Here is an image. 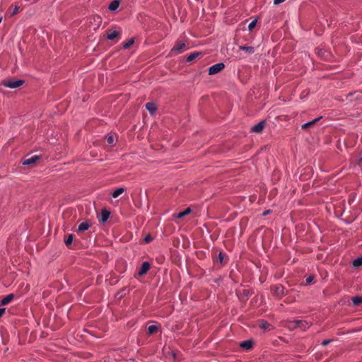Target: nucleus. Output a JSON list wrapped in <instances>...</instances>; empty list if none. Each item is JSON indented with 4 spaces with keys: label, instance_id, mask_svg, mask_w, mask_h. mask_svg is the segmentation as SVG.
<instances>
[{
    "label": "nucleus",
    "instance_id": "nucleus-1",
    "mask_svg": "<svg viewBox=\"0 0 362 362\" xmlns=\"http://www.w3.org/2000/svg\"><path fill=\"white\" fill-rule=\"evenodd\" d=\"M187 49V45L182 42H177L175 45L171 49L170 53L172 55H177L184 52Z\"/></svg>",
    "mask_w": 362,
    "mask_h": 362
},
{
    "label": "nucleus",
    "instance_id": "nucleus-2",
    "mask_svg": "<svg viewBox=\"0 0 362 362\" xmlns=\"http://www.w3.org/2000/svg\"><path fill=\"white\" fill-rule=\"evenodd\" d=\"M24 83L23 80H4L2 85L10 88H16Z\"/></svg>",
    "mask_w": 362,
    "mask_h": 362
},
{
    "label": "nucleus",
    "instance_id": "nucleus-3",
    "mask_svg": "<svg viewBox=\"0 0 362 362\" xmlns=\"http://www.w3.org/2000/svg\"><path fill=\"white\" fill-rule=\"evenodd\" d=\"M273 294L278 298H281L286 295V291L284 286L281 284L275 285L272 287Z\"/></svg>",
    "mask_w": 362,
    "mask_h": 362
},
{
    "label": "nucleus",
    "instance_id": "nucleus-4",
    "mask_svg": "<svg viewBox=\"0 0 362 362\" xmlns=\"http://www.w3.org/2000/svg\"><path fill=\"white\" fill-rule=\"evenodd\" d=\"M225 67V65L223 63H218L216 64L209 69V75H214L219 73L221 71H222Z\"/></svg>",
    "mask_w": 362,
    "mask_h": 362
},
{
    "label": "nucleus",
    "instance_id": "nucleus-5",
    "mask_svg": "<svg viewBox=\"0 0 362 362\" xmlns=\"http://www.w3.org/2000/svg\"><path fill=\"white\" fill-rule=\"evenodd\" d=\"M265 121H260L259 123L252 127L251 132L258 134L261 133L263 131L264 128L265 127Z\"/></svg>",
    "mask_w": 362,
    "mask_h": 362
},
{
    "label": "nucleus",
    "instance_id": "nucleus-6",
    "mask_svg": "<svg viewBox=\"0 0 362 362\" xmlns=\"http://www.w3.org/2000/svg\"><path fill=\"white\" fill-rule=\"evenodd\" d=\"M150 269V264L148 262H144L141 264V267L138 272V274L139 276H143L145 274L147 273V272Z\"/></svg>",
    "mask_w": 362,
    "mask_h": 362
},
{
    "label": "nucleus",
    "instance_id": "nucleus-7",
    "mask_svg": "<svg viewBox=\"0 0 362 362\" xmlns=\"http://www.w3.org/2000/svg\"><path fill=\"white\" fill-rule=\"evenodd\" d=\"M120 35V32L116 30H108L106 38L109 40H113Z\"/></svg>",
    "mask_w": 362,
    "mask_h": 362
},
{
    "label": "nucleus",
    "instance_id": "nucleus-8",
    "mask_svg": "<svg viewBox=\"0 0 362 362\" xmlns=\"http://www.w3.org/2000/svg\"><path fill=\"white\" fill-rule=\"evenodd\" d=\"M110 212L107 209H103L100 215V221L105 223L110 217Z\"/></svg>",
    "mask_w": 362,
    "mask_h": 362
},
{
    "label": "nucleus",
    "instance_id": "nucleus-9",
    "mask_svg": "<svg viewBox=\"0 0 362 362\" xmlns=\"http://www.w3.org/2000/svg\"><path fill=\"white\" fill-rule=\"evenodd\" d=\"M253 341L251 339L243 341L240 343V346L246 350H250L252 348Z\"/></svg>",
    "mask_w": 362,
    "mask_h": 362
},
{
    "label": "nucleus",
    "instance_id": "nucleus-10",
    "mask_svg": "<svg viewBox=\"0 0 362 362\" xmlns=\"http://www.w3.org/2000/svg\"><path fill=\"white\" fill-rule=\"evenodd\" d=\"M40 157L38 156H33L29 158H26L23 160V165H28L35 163L37 160H39Z\"/></svg>",
    "mask_w": 362,
    "mask_h": 362
},
{
    "label": "nucleus",
    "instance_id": "nucleus-11",
    "mask_svg": "<svg viewBox=\"0 0 362 362\" xmlns=\"http://www.w3.org/2000/svg\"><path fill=\"white\" fill-rule=\"evenodd\" d=\"M90 227L89 221L82 222L78 227V232H81L88 230Z\"/></svg>",
    "mask_w": 362,
    "mask_h": 362
},
{
    "label": "nucleus",
    "instance_id": "nucleus-12",
    "mask_svg": "<svg viewBox=\"0 0 362 362\" xmlns=\"http://www.w3.org/2000/svg\"><path fill=\"white\" fill-rule=\"evenodd\" d=\"M240 50L245 51L247 54H252L255 52V47L252 46H243L241 45L239 47Z\"/></svg>",
    "mask_w": 362,
    "mask_h": 362
},
{
    "label": "nucleus",
    "instance_id": "nucleus-13",
    "mask_svg": "<svg viewBox=\"0 0 362 362\" xmlns=\"http://www.w3.org/2000/svg\"><path fill=\"white\" fill-rule=\"evenodd\" d=\"M145 106H146V110L151 115H153L156 112V110H157V106L153 103H147Z\"/></svg>",
    "mask_w": 362,
    "mask_h": 362
},
{
    "label": "nucleus",
    "instance_id": "nucleus-14",
    "mask_svg": "<svg viewBox=\"0 0 362 362\" xmlns=\"http://www.w3.org/2000/svg\"><path fill=\"white\" fill-rule=\"evenodd\" d=\"M321 119V117H319L310 122H306L305 124H303L302 126H301V128L303 129H308L310 127H313L314 124H315L320 119Z\"/></svg>",
    "mask_w": 362,
    "mask_h": 362
},
{
    "label": "nucleus",
    "instance_id": "nucleus-15",
    "mask_svg": "<svg viewBox=\"0 0 362 362\" xmlns=\"http://www.w3.org/2000/svg\"><path fill=\"white\" fill-rule=\"evenodd\" d=\"M13 298H14V294H13V293H11V294L6 296L1 300V305H5L8 304L13 299Z\"/></svg>",
    "mask_w": 362,
    "mask_h": 362
},
{
    "label": "nucleus",
    "instance_id": "nucleus-16",
    "mask_svg": "<svg viewBox=\"0 0 362 362\" xmlns=\"http://www.w3.org/2000/svg\"><path fill=\"white\" fill-rule=\"evenodd\" d=\"M191 212H192V209L189 207H188L185 211H180V213L176 214L175 217L177 218H182L185 217V216L189 214Z\"/></svg>",
    "mask_w": 362,
    "mask_h": 362
},
{
    "label": "nucleus",
    "instance_id": "nucleus-17",
    "mask_svg": "<svg viewBox=\"0 0 362 362\" xmlns=\"http://www.w3.org/2000/svg\"><path fill=\"white\" fill-rule=\"evenodd\" d=\"M119 6V1L117 0H115L110 4L108 8L110 11H115L116 9H117Z\"/></svg>",
    "mask_w": 362,
    "mask_h": 362
},
{
    "label": "nucleus",
    "instance_id": "nucleus-18",
    "mask_svg": "<svg viewBox=\"0 0 362 362\" xmlns=\"http://www.w3.org/2000/svg\"><path fill=\"white\" fill-rule=\"evenodd\" d=\"M354 305H358L362 303V297L359 296H354L351 298Z\"/></svg>",
    "mask_w": 362,
    "mask_h": 362
},
{
    "label": "nucleus",
    "instance_id": "nucleus-19",
    "mask_svg": "<svg viewBox=\"0 0 362 362\" xmlns=\"http://www.w3.org/2000/svg\"><path fill=\"white\" fill-rule=\"evenodd\" d=\"M200 54L199 52H192L191 54H189L187 58H186V61L187 62H192L193 61L194 59H195Z\"/></svg>",
    "mask_w": 362,
    "mask_h": 362
},
{
    "label": "nucleus",
    "instance_id": "nucleus-20",
    "mask_svg": "<svg viewBox=\"0 0 362 362\" xmlns=\"http://www.w3.org/2000/svg\"><path fill=\"white\" fill-rule=\"evenodd\" d=\"M124 192V188H123V187L118 188L112 193V197L116 198V197H119L120 194H122Z\"/></svg>",
    "mask_w": 362,
    "mask_h": 362
},
{
    "label": "nucleus",
    "instance_id": "nucleus-21",
    "mask_svg": "<svg viewBox=\"0 0 362 362\" xmlns=\"http://www.w3.org/2000/svg\"><path fill=\"white\" fill-rule=\"evenodd\" d=\"M270 326H271L270 324L268 323L265 320H261L259 322V327L262 329H264V330L269 329Z\"/></svg>",
    "mask_w": 362,
    "mask_h": 362
},
{
    "label": "nucleus",
    "instance_id": "nucleus-22",
    "mask_svg": "<svg viewBox=\"0 0 362 362\" xmlns=\"http://www.w3.org/2000/svg\"><path fill=\"white\" fill-rule=\"evenodd\" d=\"M158 328L156 325H150L148 327V334H155L156 332H157Z\"/></svg>",
    "mask_w": 362,
    "mask_h": 362
},
{
    "label": "nucleus",
    "instance_id": "nucleus-23",
    "mask_svg": "<svg viewBox=\"0 0 362 362\" xmlns=\"http://www.w3.org/2000/svg\"><path fill=\"white\" fill-rule=\"evenodd\" d=\"M73 239H74V235L69 234L64 240L65 245L69 247L70 245H71V243L73 242Z\"/></svg>",
    "mask_w": 362,
    "mask_h": 362
},
{
    "label": "nucleus",
    "instance_id": "nucleus-24",
    "mask_svg": "<svg viewBox=\"0 0 362 362\" xmlns=\"http://www.w3.org/2000/svg\"><path fill=\"white\" fill-rule=\"evenodd\" d=\"M134 40L133 38L128 40L127 42H126L123 44V48L127 49V48L130 47L134 44Z\"/></svg>",
    "mask_w": 362,
    "mask_h": 362
},
{
    "label": "nucleus",
    "instance_id": "nucleus-25",
    "mask_svg": "<svg viewBox=\"0 0 362 362\" xmlns=\"http://www.w3.org/2000/svg\"><path fill=\"white\" fill-rule=\"evenodd\" d=\"M353 265L354 267H359V266L362 265V257H358V258L356 259L355 260H354Z\"/></svg>",
    "mask_w": 362,
    "mask_h": 362
},
{
    "label": "nucleus",
    "instance_id": "nucleus-26",
    "mask_svg": "<svg viewBox=\"0 0 362 362\" xmlns=\"http://www.w3.org/2000/svg\"><path fill=\"white\" fill-rule=\"evenodd\" d=\"M224 257H225V254L222 252H220L218 255L217 260L218 261V262L222 264L223 262Z\"/></svg>",
    "mask_w": 362,
    "mask_h": 362
},
{
    "label": "nucleus",
    "instance_id": "nucleus-27",
    "mask_svg": "<svg viewBox=\"0 0 362 362\" xmlns=\"http://www.w3.org/2000/svg\"><path fill=\"white\" fill-rule=\"evenodd\" d=\"M256 24H257V20L255 19L252 22H250V24L248 25V30H252L256 26Z\"/></svg>",
    "mask_w": 362,
    "mask_h": 362
},
{
    "label": "nucleus",
    "instance_id": "nucleus-28",
    "mask_svg": "<svg viewBox=\"0 0 362 362\" xmlns=\"http://www.w3.org/2000/svg\"><path fill=\"white\" fill-rule=\"evenodd\" d=\"M107 142L110 145H113L115 142V137L112 135L108 136L107 137Z\"/></svg>",
    "mask_w": 362,
    "mask_h": 362
},
{
    "label": "nucleus",
    "instance_id": "nucleus-29",
    "mask_svg": "<svg viewBox=\"0 0 362 362\" xmlns=\"http://www.w3.org/2000/svg\"><path fill=\"white\" fill-rule=\"evenodd\" d=\"M153 240V238L150 234H148L144 239L145 243H148Z\"/></svg>",
    "mask_w": 362,
    "mask_h": 362
},
{
    "label": "nucleus",
    "instance_id": "nucleus-30",
    "mask_svg": "<svg viewBox=\"0 0 362 362\" xmlns=\"http://www.w3.org/2000/svg\"><path fill=\"white\" fill-rule=\"evenodd\" d=\"M18 10H19V7L18 6H15V8H13V11H12L11 15L13 16V15L18 13Z\"/></svg>",
    "mask_w": 362,
    "mask_h": 362
},
{
    "label": "nucleus",
    "instance_id": "nucleus-31",
    "mask_svg": "<svg viewBox=\"0 0 362 362\" xmlns=\"http://www.w3.org/2000/svg\"><path fill=\"white\" fill-rule=\"evenodd\" d=\"M296 325H297L298 327H303V324L305 323V322H303V321H300V320H298V321H296Z\"/></svg>",
    "mask_w": 362,
    "mask_h": 362
},
{
    "label": "nucleus",
    "instance_id": "nucleus-32",
    "mask_svg": "<svg viewBox=\"0 0 362 362\" xmlns=\"http://www.w3.org/2000/svg\"><path fill=\"white\" fill-rule=\"evenodd\" d=\"M286 0H274V5H279L283 2H284Z\"/></svg>",
    "mask_w": 362,
    "mask_h": 362
},
{
    "label": "nucleus",
    "instance_id": "nucleus-33",
    "mask_svg": "<svg viewBox=\"0 0 362 362\" xmlns=\"http://www.w3.org/2000/svg\"><path fill=\"white\" fill-rule=\"evenodd\" d=\"M331 340L329 339H326V340H324L322 342V346H327V344H329L330 343Z\"/></svg>",
    "mask_w": 362,
    "mask_h": 362
},
{
    "label": "nucleus",
    "instance_id": "nucleus-34",
    "mask_svg": "<svg viewBox=\"0 0 362 362\" xmlns=\"http://www.w3.org/2000/svg\"><path fill=\"white\" fill-rule=\"evenodd\" d=\"M313 280V276H309L307 279H306V282L308 284L309 283H311Z\"/></svg>",
    "mask_w": 362,
    "mask_h": 362
},
{
    "label": "nucleus",
    "instance_id": "nucleus-35",
    "mask_svg": "<svg viewBox=\"0 0 362 362\" xmlns=\"http://www.w3.org/2000/svg\"><path fill=\"white\" fill-rule=\"evenodd\" d=\"M271 213V210H266L262 213V216H265Z\"/></svg>",
    "mask_w": 362,
    "mask_h": 362
},
{
    "label": "nucleus",
    "instance_id": "nucleus-36",
    "mask_svg": "<svg viewBox=\"0 0 362 362\" xmlns=\"http://www.w3.org/2000/svg\"><path fill=\"white\" fill-rule=\"evenodd\" d=\"M5 311H6L5 308H0V317H1L3 316V315L4 314Z\"/></svg>",
    "mask_w": 362,
    "mask_h": 362
},
{
    "label": "nucleus",
    "instance_id": "nucleus-37",
    "mask_svg": "<svg viewBox=\"0 0 362 362\" xmlns=\"http://www.w3.org/2000/svg\"><path fill=\"white\" fill-rule=\"evenodd\" d=\"M97 18L100 20V16H97Z\"/></svg>",
    "mask_w": 362,
    "mask_h": 362
}]
</instances>
